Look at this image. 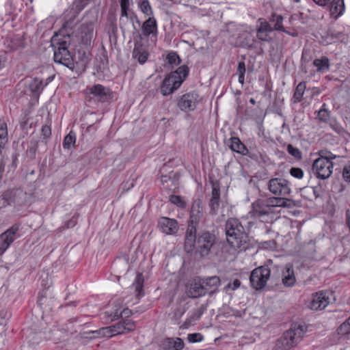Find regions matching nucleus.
Listing matches in <instances>:
<instances>
[{
    "label": "nucleus",
    "instance_id": "nucleus-1",
    "mask_svg": "<svg viewBox=\"0 0 350 350\" xmlns=\"http://www.w3.org/2000/svg\"><path fill=\"white\" fill-rule=\"evenodd\" d=\"M227 241L239 251L245 250L249 246V237L244 227L236 218H229L225 225Z\"/></svg>",
    "mask_w": 350,
    "mask_h": 350
},
{
    "label": "nucleus",
    "instance_id": "nucleus-2",
    "mask_svg": "<svg viewBox=\"0 0 350 350\" xmlns=\"http://www.w3.org/2000/svg\"><path fill=\"white\" fill-rule=\"evenodd\" d=\"M203 208L202 202L200 200H195L191 206L189 224L185 237V250L191 252L193 250L195 240L196 238V226L202 218Z\"/></svg>",
    "mask_w": 350,
    "mask_h": 350
},
{
    "label": "nucleus",
    "instance_id": "nucleus-3",
    "mask_svg": "<svg viewBox=\"0 0 350 350\" xmlns=\"http://www.w3.org/2000/svg\"><path fill=\"white\" fill-rule=\"evenodd\" d=\"M188 73V67L181 66L176 71L167 75L160 86V92L162 95L164 96L170 95L177 90L186 79Z\"/></svg>",
    "mask_w": 350,
    "mask_h": 350
},
{
    "label": "nucleus",
    "instance_id": "nucleus-4",
    "mask_svg": "<svg viewBox=\"0 0 350 350\" xmlns=\"http://www.w3.org/2000/svg\"><path fill=\"white\" fill-rule=\"evenodd\" d=\"M69 38H59L58 36H53L51 39V46L54 51V61L56 63L62 64L68 68L73 66V59L68 49L66 39Z\"/></svg>",
    "mask_w": 350,
    "mask_h": 350
},
{
    "label": "nucleus",
    "instance_id": "nucleus-5",
    "mask_svg": "<svg viewBox=\"0 0 350 350\" xmlns=\"http://www.w3.org/2000/svg\"><path fill=\"white\" fill-rule=\"evenodd\" d=\"M304 334V330L303 326L297 325H293L278 340L276 346L282 349V350H288L301 341Z\"/></svg>",
    "mask_w": 350,
    "mask_h": 350
},
{
    "label": "nucleus",
    "instance_id": "nucleus-6",
    "mask_svg": "<svg viewBox=\"0 0 350 350\" xmlns=\"http://www.w3.org/2000/svg\"><path fill=\"white\" fill-rule=\"evenodd\" d=\"M31 195L21 189L7 190L1 196L3 205L22 207L29 203Z\"/></svg>",
    "mask_w": 350,
    "mask_h": 350
},
{
    "label": "nucleus",
    "instance_id": "nucleus-7",
    "mask_svg": "<svg viewBox=\"0 0 350 350\" xmlns=\"http://www.w3.org/2000/svg\"><path fill=\"white\" fill-rule=\"evenodd\" d=\"M215 243V234L204 231L200 233L198 237L196 236L193 250L196 249L201 256H206L211 252Z\"/></svg>",
    "mask_w": 350,
    "mask_h": 350
},
{
    "label": "nucleus",
    "instance_id": "nucleus-8",
    "mask_svg": "<svg viewBox=\"0 0 350 350\" xmlns=\"http://www.w3.org/2000/svg\"><path fill=\"white\" fill-rule=\"evenodd\" d=\"M271 270L268 266H261L254 269L250 275V283L256 290L263 288L270 278Z\"/></svg>",
    "mask_w": 350,
    "mask_h": 350
},
{
    "label": "nucleus",
    "instance_id": "nucleus-9",
    "mask_svg": "<svg viewBox=\"0 0 350 350\" xmlns=\"http://www.w3.org/2000/svg\"><path fill=\"white\" fill-rule=\"evenodd\" d=\"M314 174L320 179L328 178L333 172V163L329 161H324L321 159L314 160L312 167Z\"/></svg>",
    "mask_w": 350,
    "mask_h": 350
},
{
    "label": "nucleus",
    "instance_id": "nucleus-10",
    "mask_svg": "<svg viewBox=\"0 0 350 350\" xmlns=\"http://www.w3.org/2000/svg\"><path fill=\"white\" fill-rule=\"evenodd\" d=\"M268 189L275 196H288L291 193V188L288 180L284 178H274L268 182Z\"/></svg>",
    "mask_w": 350,
    "mask_h": 350
},
{
    "label": "nucleus",
    "instance_id": "nucleus-11",
    "mask_svg": "<svg viewBox=\"0 0 350 350\" xmlns=\"http://www.w3.org/2000/svg\"><path fill=\"white\" fill-rule=\"evenodd\" d=\"M20 226L14 224L8 229L5 232L0 234V252L1 254L10 247L15 239V235L18 232Z\"/></svg>",
    "mask_w": 350,
    "mask_h": 350
},
{
    "label": "nucleus",
    "instance_id": "nucleus-12",
    "mask_svg": "<svg viewBox=\"0 0 350 350\" xmlns=\"http://www.w3.org/2000/svg\"><path fill=\"white\" fill-rule=\"evenodd\" d=\"M157 226L163 233L167 235L176 234L179 229L178 221L176 219L166 217H161L158 221Z\"/></svg>",
    "mask_w": 350,
    "mask_h": 350
},
{
    "label": "nucleus",
    "instance_id": "nucleus-13",
    "mask_svg": "<svg viewBox=\"0 0 350 350\" xmlns=\"http://www.w3.org/2000/svg\"><path fill=\"white\" fill-rule=\"evenodd\" d=\"M202 278H196L192 280L187 286V295L189 297L196 299L205 295Z\"/></svg>",
    "mask_w": 350,
    "mask_h": 350
},
{
    "label": "nucleus",
    "instance_id": "nucleus-14",
    "mask_svg": "<svg viewBox=\"0 0 350 350\" xmlns=\"http://www.w3.org/2000/svg\"><path fill=\"white\" fill-rule=\"evenodd\" d=\"M198 99V94L194 92L185 94L178 100V106L182 111H193L196 107Z\"/></svg>",
    "mask_w": 350,
    "mask_h": 350
},
{
    "label": "nucleus",
    "instance_id": "nucleus-15",
    "mask_svg": "<svg viewBox=\"0 0 350 350\" xmlns=\"http://www.w3.org/2000/svg\"><path fill=\"white\" fill-rule=\"evenodd\" d=\"M272 213V210L268 207L265 201L258 200L252 203V210L249 212L250 217L261 218L269 215Z\"/></svg>",
    "mask_w": 350,
    "mask_h": 350
},
{
    "label": "nucleus",
    "instance_id": "nucleus-16",
    "mask_svg": "<svg viewBox=\"0 0 350 350\" xmlns=\"http://www.w3.org/2000/svg\"><path fill=\"white\" fill-rule=\"evenodd\" d=\"M329 303L328 293L320 291L313 295L310 304V308L314 310L324 309Z\"/></svg>",
    "mask_w": 350,
    "mask_h": 350
},
{
    "label": "nucleus",
    "instance_id": "nucleus-17",
    "mask_svg": "<svg viewBox=\"0 0 350 350\" xmlns=\"http://www.w3.org/2000/svg\"><path fill=\"white\" fill-rule=\"evenodd\" d=\"M257 23L256 37L261 41H269V33L273 30V27L264 18H259Z\"/></svg>",
    "mask_w": 350,
    "mask_h": 350
},
{
    "label": "nucleus",
    "instance_id": "nucleus-18",
    "mask_svg": "<svg viewBox=\"0 0 350 350\" xmlns=\"http://www.w3.org/2000/svg\"><path fill=\"white\" fill-rule=\"evenodd\" d=\"M219 200H220V189L219 184L213 183L211 197L209 200L210 211L209 214L211 215H215L217 214L218 209L219 207Z\"/></svg>",
    "mask_w": 350,
    "mask_h": 350
},
{
    "label": "nucleus",
    "instance_id": "nucleus-19",
    "mask_svg": "<svg viewBox=\"0 0 350 350\" xmlns=\"http://www.w3.org/2000/svg\"><path fill=\"white\" fill-rule=\"evenodd\" d=\"M142 34L145 37L150 36H156L158 32L157 22L154 16L149 17L146 20L142 26Z\"/></svg>",
    "mask_w": 350,
    "mask_h": 350
},
{
    "label": "nucleus",
    "instance_id": "nucleus-20",
    "mask_svg": "<svg viewBox=\"0 0 350 350\" xmlns=\"http://www.w3.org/2000/svg\"><path fill=\"white\" fill-rule=\"evenodd\" d=\"M204 282V288L205 290V295H213L217 291L220 286V279L217 276H211L202 278Z\"/></svg>",
    "mask_w": 350,
    "mask_h": 350
},
{
    "label": "nucleus",
    "instance_id": "nucleus-21",
    "mask_svg": "<svg viewBox=\"0 0 350 350\" xmlns=\"http://www.w3.org/2000/svg\"><path fill=\"white\" fill-rule=\"evenodd\" d=\"M117 334H124L135 329V323L131 319H122L114 324Z\"/></svg>",
    "mask_w": 350,
    "mask_h": 350
},
{
    "label": "nucleus",
    "instance_id": "nucleus-22",
    "mask_svg": "<svg viewBox=\"0 0 350 350\" xmlns=\"http://www.w3.org/2000/svg\"><path fill=\"white\" fill-rule=\"evenodd\" d=\"M295 281L296 279L293 266L290 264L286 265L282 271V284L286 287H291L294 286Z\"/></svg>",
    "mask_w": 350,
    "mask_h": 350
},
{
    "label": "nucleus",
    "instance_id": "nucleus-23",
    "mask_svg": "<svg viewBox=\"0 0 350 350\" xmlns=\"http://www.w3.org/2000/svg\"><path fill=\"white\" fill-rule=\"evenodd\" d=\"M148 55L145 46L141 42H136L133 51V57L137 59L139 64H143L147 61Z\"/></svg>",
    "mask_w": 350,
    "mask_h": 350
},
{
    "label": "nucleus",
    "instance_id": "nucleus-24",
    "mask_svg": "<svg viewBox=\"0 0 350 350\" xmlns=\"http://www.w3.org/2000/svg\"><path fill=\"white\" fill-rule=\"evenodd\" d=\"M162 347L164 350H182L184 342L180 338H167L163 340Z\"/></svg>",
    "mask_w": 350,
    "mask_h": 350
},
{
    "label": "nucleus",
    "instance_id": "nucleus-25",
    "mask_svg": "<svg viewBox=\"0 0 350 350\" xmlns=\"http://www.w3.org/2000/svg\"><path fill=\"white\" fill-rule=\"evenodd\" d=\"M5 44H6V47L9 49L10 51H16L25 47L24 39L22 36L18 35L8 38L5 40Z\"/></svg>",
    "mask_w": 350,
    "mask_h": 350
},
{
    "label": "nucleus",
    "instance_id": "nucleus-26",
    "mask_svg": "<svg viewBox=\"0 0 350 350\" xmlns=\"http://www.w3.org/2000/svg\"><path fill=\"white\" fill-rule=\"evenodd\" d=\"M87 92L94 95L98 100L103 101L108 94V89L102 85H94L86 90Z\"/></svg>",
    "mask_w": 350,
    "mask_h": 350
},
{
    "label": "nucleus",
    "instance_id": "nucleus-27",
    "mask_svg": "<svg viewBox=\"0 0 350 350\" xmlns=\"http://www.w3.org/2000/svg\"><path fill=\"white\" fill-rule=\"evenodd\" d=\"M76 332L74 326L72 325V323L70 322L68 324L66 325V327H62L60 329H56L53 332V334L54 336V340H64L65 337L68 334H72L73 332Z\"/></svg>",
    "mask_w": 350,
    "mask_h": 350
},
{
    "label": "nucleus",
    "instance_id": "nucleus-28",
    "mask_svg": "<svg viewBox=\"0 0 350 350\" xmlns=\"http://www.w3.org/2000/svg\"><path fill=\"white\" fill-rule=\"evenodd\" d=\"M230 144L229 145L230 148L237 153L242 155H246L248 153L247 148L241 142L238 137H232L230 139Z\"/></svg>",
    "mask_w": 350,
    "mask_h": 350
},
{
    "label": "nucleus",
    "instance_id": "nucleus-29",
    "mask_svg": "<svg viewBox=\"0 0 350 350\" xmlns=\"http://www.w3.org/2000/svg\"><path fill=\"white\" fill-rule=\"evenodd\" d=\"M345 11L344 0H333L331 2L330 14L335 18L341 16Z\"/></svg>",
    "mask_w": 350,
    "mask_h": 350
},
{
    "label": "nucleus",
    "instance_id": "nucleus-30",
    "mask_svg": "<svg viewBox=\"0 0 350 350\" xmlns=\"http://www.w3.org/2000/svg\"><path fill=\"white\" fill-rule=\"evenodd\" d=\"M46 85L47 82L44 83L42 79L36 77L30 82L29 86L33 94L39 96Z\"/></svg>",
    "mask_w": 350,
    "mask_h": 350
},
{
    "label": "nucleus",
    "instance_id": "nucleus-31",
    "mask_svg": "<svg viewBox=\"0 0 350 350\" xmlns=\"http://www.w3.org/2000/svg\"><path fill=\"white\" fill-rule=\"evenodd\" d=\"M313 65L317 68L318 72H326L329 69V60L325 57H321L319 59H315L313 61Z\"/></svg>",
    "mask_w": 350,
    "mask_h": 350
},
{
    "label": "nucleus",
    "instance_id": "nucleus-32",
    "mask_svg": "<svg viewBox=\"0 0 350 350\" xmlns=\"http://www.w3.org/2000/svg\"><path fill=\"white\" fill-rule=\"evenodd\" d=\"M114 325L108 327H104L99 329L92 331V333L93 334H96L94 337L103 336V337H112L118 335L116 331V328H114Z\"/></svg>",
    "mask_w": 350,
    "mask_h": 350
},
{
    "label": "nucleus",
    "instance_id": "nucleus-33",
    "mask_svg": "<svg viewBox=\"0 0 350 350\" xmlns=\"http://www.w3.org/2000/svg\"><path fill=\"white\" fill-rule=\"evenodd\" d=\"M8 141L7 124L4 121H0V152L4 149Z\"/></svg>",
    "mask_w": 350,
    "mask_h": 350
},
{
    "label": "nucleus",
    "instance_id": "nucleus-34",
    "mask_svg": "<svg viewBox=\"0 0 350 350\" xmlns=\"http://www.w3.org/2000/svg\"><path fill=\"white\" fill-rule=\"evenodd\" d=\"M138 5L140 10L146 16L151 17L153 14L152 7L148 0H139Z\"/></svg>",
    "mask_w": 350,
    "mask_h": 350
},
{
    "label": "nucleus",
    "instance_id": "nucleus-35",
    "mask_svg": "<svg viewBox=\"0 0 350 350\" xmlns=\"http://www.w3.org/2000/svg\"><path fill=\"white\" fill-rule=\"evenodd\" d=\"M270 21L271 23H274L273 29L284 31V27L282 25L283 17L281 15L273 14L270 18Z\"/></svg>",
    "mask_w": 350,
    "mask_h": 350
},
{
    "label": "nucleus",
    "instance_id": "nucleus-36",
    "mask_svg": "<svg viewBox=\"0 0 350 350\" xmlns=\"http://www.w3.org/2000/svg\"><path fill=\"white\" fill-rule=\"evenodd\" d=\"M76 142V135L70 131L65 137L63 142V147L66 149H70L73 146Z\"/></svg>",
    "mask_w": 350,
    "mask_h": 350
},
{
    "label": "nucleus",
    "instance_id": "nucleus-37",
    "mask_svg": "<svg viewBox=\"0 0 350 350\" xmlns=\"http://www.w3.org/2000/svg\"><path fill=\"white\" fill-rule=\"evenodd\" d=\"M306 85L305 82H300L297 86L293 98L296 102H300L305 92Z\"/></svg>",
    "mask_w": 350,
    "mask_h": 350
},
{
    "label": "nucleus",
    "instance_id": "nucleus-38",
    "mask_svg": "<svg viewBox=\"0 0 350 350\" xmlns=\"http://www.w3.org/2000/svg\"><path fill=\"white\" fill-rule=\"evenodd\" d=\"M143 283H144V278L142 273H138L136 275L135 282L133 286L135 287V290L137 293V296H140L142 295V291L143 290Z\"/></svg>",
    "mask_w": 350,
    "mask_h": 350
},
{
    "label": "nucleus",
    "instance_id": "nucleus-39",
    "mask_svg": "<svg viewBox=\"0 0 350 350\" xmlns=\"http://www.w3.org/2000/svg\"><path fill=\"white\" fill-rule=\"evenodd\" d=\"M169 200L171 203L175 204L178 207L184 208L187 206V202L181 196L171 195L169 198Z\"/></svg>",
    "mask_w": 350,
    "mask_h": 350
},
{
    "label": "nucleus",
    "instance_id": "nucleus-40",
    "mask_svg": "<svg viewBox=\"0 0 350 350\" xmlns=\"http://www.w3.org/2000/svg\"><path fill=\"white\" fill-rule=\"evenodd\" d=\"M206 307L204 305H201L198 308L193 311L190 316L189 321L194 322L199 320L202 314L206 311Z\"/></svg>",
    "mask_w": 350,
    "mask_h": 350
},
{
    "label": "nucleus",
    "instance_id": "nucleus-41",
    "mask_svg": "<svg viewBox=\"0 0 350 350\" xmlns=\"http://www.w3.org/2000/svg\"><path fill=\"white\" fill-rule=\"evenodd\" d=\"M318 154L319 156L318 159H321L324 161H332L333 159L337 157L336 155L325 149L319 150Z\"/></svg>",
    "mask_w": 350,
    "mask_h": 350
},
{
    "label": "nucleus",
    "instance_id": "nucleus-42",
    "mask_svg": "<svg viewBox=\"0 0 350 350\" xmlns=\"http://www.w3.org/2000/svg\"><path fill=\"white\" fill-rule=\"evenodd\" d=\"M129 0H120V8H121V17H129Z\"/></svg>",
    "mask_w": 350,
    "mask_h": 350
},
{
    "label": "nucleus",
    "instance_id": "nucleus-43",
    "mask_svg": "<svg viewBox=\"0 0 350 350\" xmlns=\"http://www.w3.org/2000/svg\"><path fill=\"white\" fill-rule=\"evenodd\" d=\"M245 62L241 61L238 63L237 73L239 74V82L242 85L245 81Z\"/></svg>",
    "mask_w": 350,
    "mask_h": 350
},
{
    "label": "nucleus",
    "instance_id": "nucleus-44",
    "mask_svg": "<svg viewBox=\"0 0 350 350\" xmlns=\"http://www.w3.org/2000/svg\"><path fill=\"white\" fill-rule=\"evenodd\" d=\"M338 334L345 335L350 334V317L337 329Z\"/></svg>",
    "mask_w": 350,
    "mask_h": 350
},
{
    "label": "nucleus",
    "instance_id": "nucleus-45",
    "mask_svg": "<svg viewBox=\"0 0 350 350\" xmlns=\"http://www.w3.org/2000/svg\"><path fill=\"white\" fill-rule=\"evenodd\" d=\"M167 59L172 66H177L180 62L179 56L174 52L170 53L167 56Z\"/></svg>",
    "mask_w": 350,
    "mask_h": 350
},
{
    "label": "nucleus",
    "instance_id": "nucleus-46",
    "mask_svg": "<svg viewBox=\"0 0 350 350\" xmlns=\"http://www.w3.org/2000/svg\"><path fill=\"white\" fill-rule=\"evenodd\" d=\"M287 150H288V152L291 155H292L293 157H294L296 159H300L301 157V153L299 151V150L298 148L294 147L291 144H288L287 146Z\"/></svg>",
    "mask_w": 350,
    "mask_h": 350
},
{
    "label": "nucleus",
    "instance_id": "nucleus-47",
    "mask_svg": "<svg viewBox=\"0 0 350 350\" xmlns=\"http://www.w3.org/2000/svg\"><path fill=\"white\" fill-rule=\"evenodd\" d=\"M265 203L267 204L268 207L270 208V210H271V208L273 207H275L277 205V202H282V198H275V197H272V198H268L266 201H265Z\"/></svg>",
    "mask_w": 350,
    "mask_h": 350
},
{
    "label": "nucleus",
    "instance_id": "nucleus-48",
    "mask_svg": "<svg viewBox=\"0 0 350 350\" xmlns=\"http://www.w3.org/2000/svg\"><path fill=\"white\" fill-rule=\"evenodd\" d=\"M318 117L320 120L327 122L329 118V113L325 109H321L318 111Z\"/></svg>",
    "mask_w": 350,
    "mask_h": 350
},
{
    "label": "nucleus",
    "instance_id": "nucleus-49",
    "mask_svg": "<svg viewBox=\"0 0 350 350\" xmlns=\"http://www.w3.org/2000/svg\"><path fill=\"white\" fill-rule=\"evenodd\" d=\"M290 174L295 178H301L304 176V172L301 168L299 167H292L290 170Z\"/></svg>",
    "mask_w": 350,
    "mask_h": 350
},
{
    "label": "nucleus",
    "instance_id": "nucleus-50",
    "mask_svg": "<svg viewBox=\"0 0 350 350\" xmlns=\"http://www.w3.org/2000/svg\"><path fill=\"white\" fill-rule=\"evenodd\" d=\"M187 338L190 342H200L203 340V336L199 333L190 334Z\"/></svg>",
    "mask_w": 350,
    "mask_h": 350
},
{
    "label": "nucleus",
    "instance_id": "nucleus-51",
    "mask_svg": "<svg viewBox=\"0 0 350 350\" xmlns=\"http://www.w3.org/2000/svg\"><path fill=\"white\" fill-rule=\"evenodd\" d=\"M42 134L45 139H48L50 137L51 135V129L49 126L44 125L42 128Z\"/></svg>",
    "mask_w": 350,
    "mask_h": 350
},
{
    "label": "nucleus",
    "instance_id": "nucleus-52",
    "mask_svg": "<svg viewBox=\"0 0 350 350\" xmlns=\"http://www.w3.org/2000/svg\"><path fill=\"white\" fill-rule=\"evenodd\" d=\"M342 177L346 181L350 183V165L343 168Z\"/></svg>",
    "mask_w": 350,
    "mask_h": 350
},
{
    "label": "nucleus",
    "instance_id": "nucleus-53",
    "mask_svg": "<svg viewBox=\"0 0 350 350\" xmlns=\"http://www.w3.org/2000/svg\"><path fill=\"white\" fill-rule=\"evenodd\" d=\"M241 285V282L238 279H235L232 282H230L227 285V288L232 289V291L238 288Z\"/></svg>",
    "mask_w": 350,
    "mask_h": 350
},
{
    "label": "nucleus",
    "instance_id": "nucleus-54",
    "mask_svg": "<svg viewBox=\"0 0 350 350\" xmlns=\"http://www.w3.org/2000/svg\"><path fill=\"white\" fill-rule=\"evenodd\" d=\"M5 161L4 159V157H2L0 159V178L3 177V173L5 172Z\"/></svg>",
    "mask_w": 350,
    "mask_h": 350
},
{
    "label": "nucleus",
    "instance_id": "nucleus-55",
    "mask_svg": "<svg viewBox=\"0 0 350 350\" xmlns=\"http://www.w3.org/2000/svg\"><path fill=\"white\" fill-rule=\"evenodd\" d=\"M275 242L273 240L263 243V247H265L273 248V247H275Z\"/></svg>",
    "mask_w": 350,
    "mask_h": 350
},
{
    "label": "nucleus",
    "instance_id": "nucleus-56",
    "mask_svg": "<svg viewBox=\"0 0 350 350\" xmlns=\"http://www.w3.org/2000/svg\"><path fill=\"white\" fill-rule=\"evenodd\" d=\"M131 313L132 312H131V311L129 309L125 308V309H124L121 312L120 315L121 316V317H125L126 318V317H129L131 314Z\"/></svg>",
    "mask_w": 350,
    "mask_h": 350
},
{
    "label": "nucleus",
    "instance_id": "nucleus-57",
    "mask_svg": "<svg viewBox=\"0 0 350 350\" xmlns=\"http://www.w3.org/2000/svg\"><path fill=\"white\" fill-rule=\"evenodd\" d=\"M315 3L318 4L320 6L326 5L330 0H312Z\"/></svg>",
    "mask_w": 350,
    "mask_h": 350
},
{
    "label": "nucleus",
    "instance_id": "nucleus-58",
    "mask_svg": "<svg viewBox=\"0 0 350 350\" xmlns=\"http://www.w3.org/2000/svg\"><path fill=\"white\" fill-rule=\"evenodd\" d=\"M77 221L75 219L72 218L70 220H69L66 224L67 228H72L76 225Z\"/></svg>",
    "mask_w": 350,
    "mask_h": 350
},
{
    "label": "nucleus",
    "instance_id": "nucleus-59",
    "mask_svg": "<svg viewBox=\"0 0 350 350\" xmlns=\"http://www.w3.org/2000/svg\"><path fill=\"white\" fill-rule=\"evenodd\" d=\"M80 3H81V5H79L80 7V9L82 10L85 8V5H87L89 3V0H78Z\"/></svg>",
    "mask_w": 350,
    "mask_h": 350
},
{
    "label": "nucleus",
    "instance_id": "nucleus-60",
    "mask_svg": "<svg viewBox=\"0 0 350 350\" xmlns=\"http://www.w3.org/2000/svg\"><path fill=\"white\" fill-rule=\"evenodd\" d=\"M290 200L288 199L282 198V202H281L280 206L286 207L288 206V202H289Z\"/></svg>",
    "mask_w": 350,
    "mask_h": 350
},
{
    "label": "nucleus",
    "instance_id": "nucleus-61",
    "mask_svg": "<svg viewBox=\"0 0 350 350\" xmlns=\"http://www.w3.org/2000/svg\"><path fill=\"white\" fill-rule=\"evenodd\" d=\"M12 163L16 167V165L15 164L16 161L17 160V154H13L12 156Z\"/></svg>",
    "mask_w": 350,
    "mask_h": 350
},
{
    "label": "nucleus",
    "instance_id": "nucleus-62",
    "mask_svg": "<svg viewBox=\"0 0 350 350\" xmlns=\"http://www.w3.org/2000/svg\"><path fill=\"white\" fill-rule=\"evenodd\" d=\"M250 102L251 103H252V104H255V103H256V102H255V100H254V98H251V99H250Z\"/></svg>",
    "mask_w": 350,
    "mask_h": 350
},
{
    "label": "nucleus",
    "instance_id": "nucleus-63",
    "mask_svg": "<svg viewBox=\"0 0 350 350\" xmlns=\"http://www.w3.org/2000/svg\"><path fill=\"white\" fill-rule=\"evenodd\" d=\"M133 15L136 18L137 22L139 23V21L137 19V15H135V14H133Z\"/></svg>",
    "mask_w": 350,
    "mask_h": 350
},
{
    "label": "nucleus",
    "instance_id": "nucleus-64",
    "mask_svg": "<svg viewBox=\"0 0 350 350\" xmlns=\"http://www.w3.org/2000/svg\"><path fill=\"white\" fill-rule=\"evenodd\" d=\"M119 317V314L118 313V312H116L115 314H114V317Z\"/></svg>",
    "mask_w": 350,
    "mask_h": 350
}]
</instances>
